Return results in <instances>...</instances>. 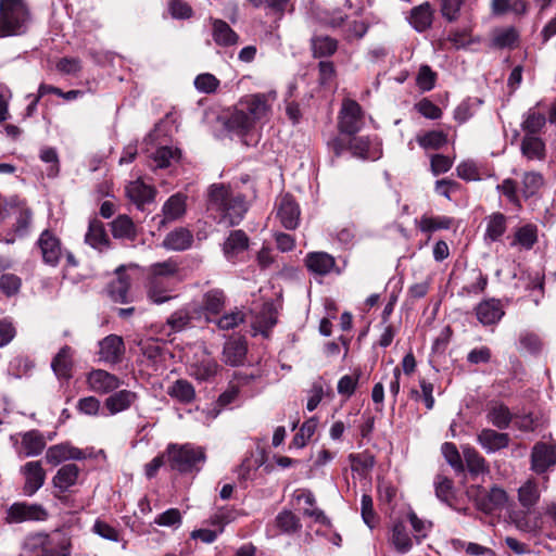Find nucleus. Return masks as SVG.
<instances>
[{
	"label": "nucleus",
	"mask_w": 556,
	"mask_h": 556,
	"mask_svg": "<svg viewBox=\"0 0 556 556\" xmlns=\"http://www.w3.org/2000/svg\"><path fill=\"white\" fill-rule=\"evenodd\" d=\"M177 271H178V264L174 260L169 258L164 262L155 263V264L151 265V267H150L151 277L150 278L160 279V277H172Z\"/></svg>",
	"instance_id": "62"
},
{
	"label": "nucleus",
	"mask_w": 556,
	"mask_h": 556,
	"mask_svg": "<svg viewBox=\"0 0 556 556\" xmlns=\"http://www.w3.org/2000/svg\"><path fill=\"white\" fill-rule=\"evenodd\" d=\"M486 419L494 427L498 429H506L513 419V415L509 408L504 404L493 403L488 409Z\"/></svg>",
	"instance_id": "40"
},
{
	"label": "nucleus",
	"mask_w": 556,
	"mask_h": 556,
	"mask_svg": "<svg viewBox=\"0 0 556 556\" xmlns=\"http://www.w3.org/2000/svg\"><path fill=\"white\" fill-rule=\"evenodd\" d=\"M153 159L159 167L164 168L170 165L172 160L179 159V150L172 147H161L153 154Z\"/></svg>",
	"instance_id": "64"
},
{
	"label": "nucleus",
	"mask_w": 556,
	"mask_h": 556,
	"mask_svg": "<svg viewBox=\"0 0 556 556\" xmlns=\"http://www.w3.org/2000/svg\"><path fill=\"white\" fill-rule=\"evenodd\" d=\"M80 469L75 464L63 465L52 479L54 488L61 492H66L71 486L75 485L79 476Z\"/></svg>",
	"instance_id": "30"
},
{
	"label": "nucleus",
	"mask_w": 556,
	"mask_h": 556,
	"mask_svg": "<svg viewBox=\"0 0 556 556\" xmlns=\"http://www.w3.org/2000/svg\"><path fill=\"white\" fill-rule=\"evenodd\" d=\"M167 394L182 404H190L195 399L193 386L185 379H178L168 387Z\"/></svg>",
	"instance_id": "38"
},
{
	"label": "nucleus",
	"mask_w": 556,
	"mask_h": 556,
	"mask_svg": "<svg viewBox=\"0 0 556 556\" xmlns=\"http://www.w3.org/2000/svg\"><path fill=\"white\" fill-rule=\"evenodd\" d=\"M312 49L315 58L332 55L338 49V41L329 36L312 38Z\"/></svg>",
	"instance_id": "50"
},
{
	"label": "nucleus",
	"mask_w": 556,
	"mask_h": 556,
	"mask_svg": "<svg viewBox=\"0 0 556 556\" xmlns=\"http://www.w3.org/2000/svg\"><path fill=\"white\" fill-rule=\"evenodd\" d=\"M247 342L241 338L230 339L223 349V362L229 366H240L247 355Z\"/></svg>",
	"instance_id": "18"
},
{
	"label": "nucleus",
	"mask_w": 556,
	"mask_h": 556,
	"mask_svg": "<svg viewBox=\"0 0 556 556\" xmlns=\"http://www.w3.org/2000/svg\"><path fill=\"white\" fill-rule=\"evenodd\" d=\"M305 264L311 271L327 275L334 268L336 261L326 252H312L305 257Z\"/></svg>",
	"instance_id": "28"
},
{
	"label": "nucleus",
	"mask_w": 556,
	"mask_h": 556,
	"mask_svg": "<svg viewBox=\"0 0 556 556\" xmlns=\"http://www.w3.org/2000/svg\"><path fill=\"white\" fill-rule=\"evenodd\" d=\"M363 112L361 105L351 99L342 103L339 114V129L341 132L354 135L363 127Z\"/></svg>",
	"instance_id": "6"
},
{
	"label": "nucleus",
	"mask_w": 556,
	"mask_h": 556,
	"mask_svg": "<svg viewBox=\"0 0 556 556\" xmlns=\"http://www.w3.org/2000/svg\"><path fill=\"white\" fill-rule=\"evenodd\" d=\"M166 457L170 468L180 473L199 472L206 462L205 450L191 443L169 444Z\"/></svg>",
	"instance_id": "2"
},
{
	"label": "nucleus",
	"mask_w": 556,
	"mask_h": 556,
	"mask_svg": "<svg viewBox=\"0 0 556 556\" xmlns=\"http://www.w3.org/2000/svg\"><path fill=\"white\" fill-rule=\"evenodd\" d=\"M277 217L286 229H295L298 227L300 207L290 194H285L278 200Z\"/></svg>",
	"instance_id": "13"
},
{
	"label": "nucleus",
	"mask_w": 556,
	"mask_h": 556,
	"mask_svg": "<svg viewBox=\"0 0 556 556\" xmlns=\"http://www.w3.org/2000/svg\"><path fill=\"white\" fill-rule=\"evenodd\" d=\"M111 231L115 239L134 240L137 237L136 226L127 215H118L111 223Z\"/></svg>",
	"instance_id": "37"
},
{
	"label": "nucleus",
	"mask_w": 556,
	"mask_h": 556,
	"mask_svg": "<svg viewBox=\"0 0 556 556\" xmlns=\"http://www.w3.org/2000/svg\"><path fill=\"white\" fill-rule=\"evenodd\" d=\"M410 25L417 31H424L432 24V10L428 2L422 3L410 11Z\"/></svg>",
	"instance_id": "41"
},
{
	"label": "nucleus",
	"mask_w": 556,
	"mask_h": 556,
	"mask_svg": "<svg viewBox=\"0 0 556 556\" xmlns=\"http://www.w3.org/2000/svg\"><path fill=\"white\" fill-rule=\"evenodd\" d=\"M21 473L25 478L23 491L27 496L34 495L45 483L46 471L38 460L26 463L21 467Z\"/></svg>",
	"instance_id": "11"
},
{
	"label": "nucleus",
	"mask_w": 556,
	"mask_h": 556,
	"mask_svg": "<svg viewBox=\"0 0 556 556\" xmlns=\"http://www.w3.org/2000/svg\"><path fill=\"white\" fill-rule=\"evenodd\" d=\"M249 248V237L243 230H232L224 242L223 251L231 261Z\"/></svg>",
	"instance_id": "24"
},
{
	"label": "nucleus",
	"mask_w": 556,
	"mask_h": 556,
	"mask_svg": "<svg viewBox=\"0 0 556 556\" xmlns=\"http://www.w3.org/2000/svg\"><path fill=\"white\" fill-rule=\"evenodd\" d=\"M212 28V36L216 45L229 47L238 43V34L225 21L213 18Z\"/></svg>",
	"instance_id": "25"
},
{
	"label": "nucleus",
	"mask_w": 556,
	"mask_h": 556,
	"mask_svg": "<svg viewBox=\"0 0 556 556\" xmlns=\"http://www.w3.org/2000/svg\"><path fill=\"white\" fill-rule=\"evenodd\" d=\"M390 541L399 553H407L413 546L412 539L402 522L393 526Z\"/></svg>",
	"instance_id": "49"
},
{
	"label": "nucleus",
	"mask_w": 556,
	"mask_h": 556,
	"mask_svg": "<svg viewBox=\"0 0 556 556\" xmlns=\"http://www.w3.org/2000/svg\"><path fill=\"white\" fill-rule=\"evenodd\" d=\"M62 539L63 538L55 540L54 536H50L46 533H35L25 539L23 547L26 552H40V555H45L46 553H59V543Z\"/></svg>",
	"instance_id": "14"
},
{
	"label": "nucleus",
	"mask_w": 556,
	"mask_h": 556,
	"mask_svg": "<svg viewBox=\"0 0 556 556\" xmlns=\"http://www.w3.org/2000/svg\"><path fill=\"white\" fill-rule=\"evenodd\" d=\"M30 12L24 0H0V37L25 33Z\"/></svg>",
	"instance_id": "3"
},
{
	"label": "nucleus",
	"mask_w": 556,
	"mask_h": 556,
	"mask_svg": "<svg viewBox=\"0 0 556 556\" xmlns=\"http://www.w3.org/2000/svg\"><path fill=\"white\" fill-rule=\"evenodd\" d=\"M222 122L227 131L238 137L247 136L255 127L247 111L242 110L239 104L226 116L222 117Z\"/></svg>",
	"instance_id": "8"
},
{
	"label": "nucleus",
	"mask_w": 556,
	"mask_h": 556,
	"mask_svg": "<svg viewBox=\"0 0 556 556\" xmlns=\"http://www.w3.org/2000/svg\"><path fill=\"white\" fill-rule=\"evenodd\" d=\"M507 500V493L503 489L494 486L485 494H481L478 500V506L485 513H492L503 508Z\"/></svg>",
	"instance_id": "29"
},
{
	"label": "nucleus",
	"mask_w": 556,
	"mask_h": 556,
	"mask_svg": "<svg viewBox=\"0 0 556 556\" xmlns=\"http://www.w3.org/2000/svg\"><path fill=\"white\" fill-rule=\"evenodd\" d=\"M88 388L98 394H108L122 386V380L104 370V369H92L87 375Z\"/></svg>",
	"instance_id": "9"
},
{
	"label": "nucleus",
	"mask_w": 556,
	"mask_h": 556,
	"mask_svg": "<svg viewBox=\"0 0 556 556\" xmlns=\"http://www.w3.org/2000/svg\"><path fill=\"white\" fill-rule=\"evenodd\" d=\"M545 124V115L534 111V109H530L526 114L521 127L522 130L526 131V135L535 136V134L542 130Z\"/></svg>",
	"instance_id": "53"
},
{
	"label": "nucleus",
	"mask_w": 556,
	"mask_h": 556,
	"mask_svg": "<svg viewBox=\"0 0 556 556\" xmlns=\"http://www.w3.org/2000/svg\"><path fill=\"white\" fill-rule=\"evenodd\" d=\"M225 304V295L220 290H211L203 296V308L210 314H218Z\"/></svg>",
	"instance_id": "55"
},
{
	"label": "nucleus",
	"mask_w": 556,
	"mask_h": 556,
	"mask_svg": "<svg viewBox=\"0 0 556 556\" xmlns=\"http://www.w3.org/2000/svg\"><path fill=\"white\" fill-rule=\"evenodd\" d=\"M477 441L486 453H495L507 447L510 438L508 433L486 428L478 433Z\"/></svg>",
	"instance_id": "15"
},
{
	"label": "nucleus",
	"mask_w": 556,
	"mask_h": 556,
	"mask_svg": "<svg viewBox=\"0 0 556 556\" xmlns=\"http://www.w3.org/2000/svg\"><path fill=\"white\" fill-rule=\"evenodd\" d=\"M193 243L192 232L184 227L176 228L168 232L163 240L162 245L170 251H185Z\"/></svg>",
	"instance_id": "23"
},
{
	"label": "nucleus",
	"mask_w": 556,
	"mask_h": 556,
	"mask_svg": "<svg viewBox=\"0 0 556 556\" xmlns=\"http://www.w3.org/2000/svg\"><path fill=\"white\" fill-rule=\"evenodd\" d=\"M148 296L155 304H162L170 300V295L167 294V290L162 287L160 279L150 278L148 283Z\"/></svg>",
	"instance_id": "60"
},
{
	"label": "nucleus",
	"mask_w": 556,
	"mask_h": 556,
	"mask_svg": "<svg viewBox=\"0 0 556 556\" xmlns=\"http://www.w3.org/2000/svg\"><path fill=\"white\" fill-rule=\"evenodd\" d=\"M207 195L208 211L218 213L219 223L226 226L240 224L249 210L245 197L224 184L212 185Z\"/></svg>",
	"instance_id": "1"
},
{
	"label": "nucleus",
	"mask_w": 556,
	"mask_h": 556,
	"mask_svg": "<svg viewBox=\"0 0 556 556\" xmlns=\"http://www.w3.org/2000/svg\"><path fill=\"white\" fill-rule=\"evenodd\" d=\"M181 513L177 508H169L157 515L154 523L161 527L178 528L181 525Z\"/></svg>",
	"instance_id": "61"
},
{
	"label": "nucleus",
	"mask_w": 556,
	"mask_h": 556,
	"mask_svg": "<svg viewBox=\"0 0 556 556\" xmlns=\"http://www.w3.org/2000/svg\"><path fill=\"white\" fill-rule=\"evenodd\" d=\"M531 515L532 509L530 511H528V509L515 511L510 515V519L518 530L528 533H536L542 529L543 521L539 515L534 517Z\"/></svg>",
	"instance_id": "31"
},
{
	"label": "nucleus",
	"mask_w": 556,
	"mask_h": 556,
	"mask_svg": "<svg viewBox=\"0 0 556 556\" xmlns=\"http://www.w3.org/2000/svg\"><path fill=\"white\" fill-rule=\"evenodd\" d=\"M453 219L447 216H428L422 215L418 222V228L422 232H433L441 229H448Z\"/></svg>",
	"instance_id": "48"
},
{
	"label": "nucleus",
	"mask_w": 556,
	"mask_h": 556,
	"mask_svg": "<svg viewBox=\"0 0 556 556\" xmlns=\"http://www.w3.org/2000/svg\"><path fill=\"white\" fill-rule=\"evenodd\" d=\"M85 242L99 252L110 248V239L102 222L98 219L90 220L85 235Z\"/></svg>",
	"instance_id": "19"
},
{
	"label": "nucleus",
	"mask_w": 556,
	"mask_h": 556,
	"mask_svg": "<svg viewBox=\"0 0 556 556\" xmlns=\"http://www.w3.org/2000/svg\"><path fill=\"white\" fill-rule=\"evenodd\" d=\"M277 100V92L269 90L267 92H258L248 94L241 98L239 105L245 110L250 119L256 125L257 122L266 121L269 118L273 110V104Z\"/></svg>",
	"instance_id": "4"
},
{
	"label": "nucleus",
	"mask_w": 556,
	"mask_h": 556,
	"mask_svg": "<svg viewBox=\"0 0 556 556\" xmlns=\"http://www.w3.org/2000/svg\"><path fill=\"white\" fill-rule=\"evenodd\" d=\"M349 148L354 156L363 160H377L379 153L371 148V142L367 137H353L349 141Z\"/></svg>",
	"instance_id": "42"
},
{
	"label": "nucleus",
	"mask_w": 556,
	"mask_h": 556,
	"mask_svg": "<svg viewBox=\"0 0 556 556\" xmlns=\"http://www.w3.org/2000/svg\"><path fill=\"white\" fill-rule=\"evenodd\" d=\"M137 400V394L129 390H121L105 399L104 405L111 415L128 409Z\"/></svg>",
	"instance_id": "26"
},
{
	"label": "nucleus",
	"mask_w": 556,
	"mask_h": 556,
	"mask_svg": "<svg viewBox=\"0 0 556 556\" xmlns=\"http://www.w3.org/2000/svg\"><path fill=\"white\" fill-rule=\"evenodd\" d=\"M37 245L40 249L43 262L50 266H56L62 255L59 238L50 230H45L39 236Z\"/></svg>",
	"instance_id": "10"
},
{
	"label": "nucleus",
	"mask_w": 556,
	"mask_h": 556,
	"mask_svg": "<svg viewBox=\"0 0 556 556\" xmlns=\"http://www.w3.org/2000/svg\"><path fill=\"white\" fill-rule=\"evenodd\" d=\"M218 370V363L210 356H205L190 365V375L200 381L211 380L217 375Z\"/></svg>",
	"instance_id": "34"
},
{
	"label": "nucleus",
	"mask_w": 556,
	"mask_h": 556,
	"mask_svg": "<svg viewBox=\"0 0 556 556\" xmlns=\"http://www.w3.org/2000/svg\"><path fill=\"white\" fill-rule=\"evenodd\" d=\"M497 192L506 197L509 203L517 207H521V202L518 195L517 181L511 178H506L502 184L496 186Z\"/></svg>",
	"instance_id": "58"
},
{
	"label": "nucleus",
	"mask_w": 556,
	"mask_h": 556,
	"mask_svg": "<svg viewBox=\"0 0 556 556\" xmlns=\"http://www.w3.org/2000/svg\"><path fill=\"white\" fill-rule=\"evenodd\" d=\"M39 157L42 162L50 164V166L47 169L48 177H56L60 172L59 156L56 150L51 147H45L40 150Z\"/></svg>",
	"instance_id": "59"
},
{
	"label": "nucleus",
	"mask_w": 556,
	"mask_h": 556,
	"mask_svg": "<svg viewBox=\"0 0 556 556\" xmlns=\"http://www.w3.org/2000/svg\"><path fill=\"white\" fill-rule=\"evenodd\" d=\"M419 146L424 149H440L447 142L446 135L441 130L428 131L417 138Z\"/></svg>",
	"instance_id": "54"
},
{
	"label": "nucleus",
	"mask_w": 556,
	"mask_h": 556,
	"mask_svg": "<svg viewBox=\"0 0 556 556\" xmlns=\"http://www.w3.org/2000/svg\"><path fill=\"white\" fill-rule=\"evenodd\" d=\"M47 517L48 513L42 505L16 502L7 509L5 521L8 523H22L26 521H42Z\"/></svg>",
	"instance_id": "5"
},
{
	"label": "nucleus",
	"mask_w": 556,
	"mask_h": 556,
	"mask_svg": "<svg viewBox=\"0 0 556 556\" xmlns=\"http://www.w3.org/2000/svg\"><path fill=\"white\" fill-rule=\"evenodd\" d=\"M46 447V440L38 430H30L22 434L21 447L17 451L21 458L41 454Z\"/></svg>",
	"instance_id": "17"
},
{
	"label": "nucleus",
	"mask_w": 556,
	"mask_h": 556,
	"mask_svg": "<svg viewBox=\"0 0 556 556\" xmlns=\"http://www.w3.org/2000/svg\"><path fill=\"white\" fill-rule=\"evenodd\" d=\"M164 218L161 224L164 225L167 220L172 222L181 217L186 212V197L181 193L173 194L164 203L163 208Z\"/></svg>",
	"instance_id": "36"
},
{
	"label": "nucleus",
	"mask_w": 556,
	"mask_h": 556,
	"mask_svg": "<svg viewBox=\"0 0 556 556\" xmlns=\"http://www.w3.org/2000/svg\"><path fill=\"white\" fill-rule=\"evenodd\" d=\"M519 35L516 28L505 27L498 28L493 31L492 46L495 48H513L518 41Z\"/></svg>",
	"instance_id": "46"
},
{
	"label": "nucleus",
	"mask_w": 556,
	"mask_h": 556,
	"mask_svg": "<svg viewBox=\"0 0 556 556\" xmlns=\"http://www.w3.org/2000/svg\"><path fill=\"white\" fill-rule=\"evenodd\" d=\"M124 266H119L116 269L117 278L112 281L109 286V293L113 301L117 303H127L129 301V287L130 280L129 277L124 273Z\"/></svg>",
	"instance_id": "33"
},
{
	"label": "nucleus",
	"mask_w": 556,
	"mask_h": 556,
	"mask_svg": "<svg viewBox=\"0 0 556 556\" xmlns=\"http://www.w3.org/2000/svg\"><path fill=\"white\" fill-rule=\"evenodd\" d=\"M468 470L473 475L484 473L489 471L488 464L478 451L466 447L463 451Z\"/></svg>",
	"instance_id": "51"
},
{
	"label": "nucleus",
	"mask_w": 556,
	"mask_h": 556,
	"mask_svg": "<svg viewBox=\"0 0 556 556\" xmlns=\"http://www.w3.org/2000/svg\"><path fill=\"white\" fill-rule=\"evenodd\" d=\"M83 458H85V454L81 450L66 443L50 446L46 453V460L51 465H59L68 459Z\"/></svg>",
	"instance_id": "22"
},
{
	"label": "nucleus",
	"mask_w": 556,
	"mask_h": 556,
	"mask_svg": "<svg viewBox=\"0 0 556 556\" xmlns=\"http://www.w3.org/2000/svg\"><path fill=\"white\" fill-rule=\"evenodd\" d=\"M275 527L281 533L292 534L301 529V522L292 511L282 510L275 518Z\"/></svg>",
	"instance_id": "47"
},
{
	"label": "nucleus",
	"mask_w": 556,
	"mask_h": 556,
	"mask_svg": "<svg viewBox=\"0 0 556 556\" xmlns=\"http://www.w3.org/2000/svg\"><path fill=\"white\" fill-rule=\"evenodd\" d=\"M544 185L543 176L538 172H525L521 177V193L529 199L535 195Z\"/></svg>",
	"instance_id": "45"
},
{
	"label": "nucleus",
	"mask_w": 556,
	"mask_h": 556,
	"mask_svg": "<svg viewBox=\"0 0 556 556\" xmlns=\"http://www.w3.org/2000/svg\"><path fill=\"white\" fill-rule=\"evenodd\" d=\"M538 240L536 226L528 224L517 229L514 239L510 243L511 247H520L525 250H530Z\"/></svg>",
	"instance_id": "43"
},
{
	"label": "nucleus",
	"mask_w": 556,
	"mask_h": 556,
	"mask_svg": "<svg viewBox=\"0 0 556 556\" xmlns=\"http://www.w3.org/2000/svg\"><path fill=\"white\" fill-rule=\"evenodd\" d=\"M191 321V315L186 308L174 312L167 319V325L175 332L181 331L189 326Z\"/></svg>",
	"instance_id": "63"
},
{
	"label": "nucleus",
	"mask_w": 556,
	"mask_h": 556,
	"mask_svg": "<svg viewBox=\"0 0 556 556\" xmlns=\"http://www.w3.org/2000/svg\"><path fill=\"white\" fill-rule=\"evenodd\" d=\"M507 218L502 213H493L486 217L485 238L497 241L506 231Z\"/></svg>",
	"instance_id": "44"
},
{
	"label": "nucleus",
	"mask_w": 556,
	"mask_h": 556,
	"mask_svg": "<svg viewBox=\"0 0 556 556\" xmlns=\"http://www.w3.org/2000/svg\"><path fill=\"white\" fill-rule=\"evenodd\" d=\"M457 176L466 181H477L481 179L480 168L472 160L460 162L456 167Z\"/></svg>",
	"instance_id": "57"
},
{
	"label": "nucleus",
	"mask_w": 556,
	"mask_h": 556,
	"mask_svg": "<svg viewBox=\"0 0 556 556\" xmlns=\"http://www.w3.org/2000/svg\"><path fill=\"white\" fill-rule=\"evenodd\" d=\"M51 367L58 378L68 379L72 376V349L68 345L63 346L54 356Z\"/></svg>",
	"instance_id": "35"
},
{
	"label": "nucleus",
	"mask_w": 556,
	"mask_h": 556,
	"mask_svg": "<svg viewBox=\"0 0 556 556\" xmlns=\"http://www.w3.org/2000/svg\"><path fill=\"white\" fill-rule=\"evenodd\" d=\"M126 194L128 199L137 205L138 208H142L146 203L152 202L155 195V190L149 185H146L142 180L137 179L130 181L126 186Z\"/></svg>",
	"instance_id": "20"
},
{
	"label": "nucleus",
	"mask_w": 556,
	"mask_h": 556,
	"mask_svg": "<svg viewBox=\"0 0 556 556\" xmlns=\"http://www.w3.org/2000/svg\"><path fill=\"white\" fill-rule=\"evenodd\" d=\"M541 492L535 479H528L518 489V502L530 511L540 501Z\"/></svg>",
	"instance_id": "32"
},
{
	"label": "nucleus",
	"mask_w": 556,
	"mask_h": 556,
	"mask_svg": "<svg viewBox=\"0 0 556 556\" xmlns=\"http://www.w3.org/2000/svg\"><path fill=\"white\" fill-rule=\"evenodd\" d=\"M317 419L315 417L309 418L301 426L299 432L293 437L290 447L302 448L304 447L309 439L316 431L317 428Z\"/></svg>",
	"instance_id": "52"
},
{
	"label": "nucleus",
	"mask_w": 556,
	"mask_h": 556,
	"mask_svg": "<svg viewBox=\"0 0 556 556\" xmlns=\"http://www.w3.org/2000/svg\"><path fill=\"white\" fill-rule=\"evenodd\" d=\"M476 316L483 326H490L502 319L504 309L498 300L489 299L477 305Z\"/></svg>",
	"instance_id": "16"
},
{
	"label": "nucleus",
	"mask_w": 556,
	"mask_h": 556,
	"mask_svg": "<svg viewBox=\"0 0 556 556\" xmlns=\"http://www.w3.org/2000/svg\"><path fill=\"white\" fill-rule=\"evenodd\" d=\"M277 323V311L271 303H264L261 311L255 315L252 321V328L256 333L268 337L270 329Z\"/></svg>",
	"instance_id": "21"
},
{
	"label": "nucleus",
	"mask_w": 556,
	"mask_h": 556,
	"mask_svg": "<svg viewBox=\"0 0 556 556\" xmlns=\"http://www.w3.org/2000/svg\"><path fill=\"white\" fill-rule=\"evenodd\" d=\"M520 150L522 155L530 161H543L546 156L545 142L536 136L525 135Z\"/></svg>",
	"instance_id": "27"
},
{
	"label": "nucleus",
	"mask_w": 556,
	"mask_h": 556,
	"mask_svg": "<svg viewBox=\"0 0 556 556\" xmlns=\"http://www.w3.org/2000/svg\"><path fill=\"white\" fill-rule=\"evenodd\" d=\"M556 466V444L538 442L531 452V469L543 475Z\"/></svg>",
	"instance_id": "7"
},
{
	"label": "nucleus",
	"mask_w": 556,
	"mask_h": 556,
	"mask_svg": "<svg viewBox=\"0 0 556 556\" xmlns=\"http://www.w3.org/2000/svg\"><path fill=\"white\" fill-rule=\"evenodd\" d=\"M100 361L108 364H117L125 354L123 338L117 334H110L99 342Z\"/></svg>",
	"instance_id": "12"
},
{
	"label": "nucleus",
	"mask_w": 556,
	"mask_h": 556,
	"mask_svg": "<svg viewBox=\"0 0 556 556\" xmlns=\"http://www.w3.org/2000/svg\"><path fill=\"white\" fill-rule=\"evenodd\" d=\"M527 3L523 0H492L491 12L495 16L507 13L523 15L527 12Z\"/></svg>",
	"instance_id": "39"
},
{
	"label": "nucleus",
	"mask_w": 556,
	"mask_h": 556,
	"mask_svg": "<svg viewBox=\"0 0 556 556\" xmlns=\"http://www.w3.org/2000/svg\"><path fill=\"white\" fill-rule=\"evenodd\" d=\"M435 495L442 502L452 506V498L454 496L453 481L444 476H437L434 479Z\"/></svg>",
	"instance_id": "56"
}]
</instances>
